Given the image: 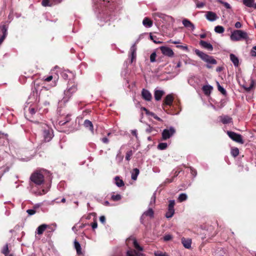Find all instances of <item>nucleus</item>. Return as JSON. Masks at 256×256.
I'll list each match as a JSON object with an SVG mask.
<instances>
[{
  "instance_id": "obj_1",
  "label": "nucleus",
  "mask_w": 256,
  "mask_h": 256,
  "mask_svg": "<svg viewBox=\"0 0 256 256\" xmlns=\"http://www.w3.org/2000/svg\"><path fill=\"white\" fill-rule=\"evenodd\" d=\"M194 52L202 60L208 63L206 65V67L208 68H212V66L209 64H217L216 60L213 58V56H209L204 52L200 51L199 50L196 49L194 50Z\"/></svg>"
},
{
  "instance_id": "obj_2",
  "label": "nucleus",
  "mask_w": 256,
  "mask_h": 256,
  "mask_svg": "<svg viewBox=\"0 0 256 256\" xmlns=\"http://www.w3.org/2000/svg\"><path fill=\"white\" fill-rule=\"evenodd\" d=\"M30 180L36 186H41L44 182V174L40 171L34 172L30 176Z\"/></svg>"
},
{
  "instance_id": "obj_3",
  "label": "nucleus",
  "mask_w": 256,
  "mask_h": 256,
  "mask_svg": "<svg viewBox=\"0 0 256 256\" xmlns=\"http://www.w3.org/2000/svg\"><path fill=\"white\" fill-rule=\"evenodd\" d=\"M248 36L246 32L240 30H235L230 36V39L233 41H238L241 39L246 40Z\"/></svg>"
},
{
  "instance_id": "obj_4",
  "label": "nucleus",
  "mask_w": 256,
  "mask_h": 256,
  "mask_svg": "<svg viewBox=\"0 0 256 256\" xmlns=\"http://www.w3.org/2000/svg\"><path fill=\"white\" fill-rule=\"evenodd\" d=\"M77 85L73 80H70L68 84V89L64 92L65 96L70 98L72 94L77 90Z\"/></svg>"
},
{
  "instance_id": "obj_5",
  "label": "nucleus",
  "mask_w": 256,
  "mask_h": 256,
  "mask_svg": "<svg viewBox=\"0 0 256 256\" xmlns=\"http://www.w3.org/2000/svg\"><path fill=\"white\" fill-rule=\"evenodd\" d=\"M176 132V130L172 126H170L168 128H165L162 133V140H167L174 136Z\"/></svg>"
},
{
  "instance_id": "obj_6",
  "label": "nucleus",
  "mask_w": 256,
  "mask_h": 256,
  "mask_svg": "<svg viewBox=\"0 0 256 256\" xmlns=\"http://www.w3.org/2000/svg\"><path fill=\"white\" fill-rule=\"evenodd\" d=\"M42 134L44 140L46 142H50L54 136L52 128L46 126L42 130Z\"/></svg>"
},
{
  "instance_id": "obj_7",
  "label": "nucleus",
  "mask_w": 256,
  "mask_h": 256,
  "mask_svg": "<svg viewBox=\"0 0 256 256\" xmlns=\"http://www.w3.org/2000/svg\"><path fill=\"white\" fill-rule=\"evenodd\" d=\"M173 101L174 97L172 94L167 95L164 100L162 107L163 110L168 114H170V112L168 111V106H172Z\"/></svg>"
},
{
  "instance_id": "obj_8",
  "label": "nucleus",
  "mask_w": 256,
  "mask_h": 256,
  "mask_svg": "<svg viewBox=\"0 0 256 256\" xmlns=\"http://www.w3.org/2000/svg\"><path fill=\"white\" fill-rule=\"evenodd\" d=\"M226 133L228 136L234 141L241 144H243L244 143L242 136L240 134H238L232 131H228Z\"/></svg>"
},
{
  "instance_id": "obj_9",
  "label": "nucleus",
  "mask_w": 256,
  "mask_h": 256,
  "mask_svg": "<svg viewBox=\"0 0 256 256\" xmlns=\"http://www.w3.org/2000/svg\"><path fill=\"white\" fill-rule=\"evenodd\" d=\"M8 35V26L6 24L0 25V45Z\"/></svg>"
},
{
  "instance_id": "obj_10",
  "label": "nucleus",
  "mask_w": 256,
  "mask_h": 256,
  "mask_svg": "<svg viewBox=\"0 0 256 256\" xmlns=\"http://www.w3.org/2000/svg\"><path fill=\"white\" fill-rule=\"evenodd\" d=\"M160 49L162 54L166 56L172 58L174 56V52L168 46H162L160 47Z\"/></svg>"
},
{
  "instance_id": "obj_11",
  "label": "nucleus",
  "mask_w": 256,
  "mask_h": 256,
  "mask_svg": "<svg viewBox=\"0 0 256 256\" xmlns=\"http://www.w3.org/2000/svg\"><path fill=\"white\" fill-rule=\"evenodd\" d=\"M130 241L132 242L136 250L140 251L143 250V248L138 244L136 240L134 238L131 236L127 238L126 240V242L127 244H128Z\"/></svg>"
},
{
  "instance_id": "obj_12",
  "label": "nucleus",
  "mask_w": 256,
  "mask_h": 256,
  "mask_svg": "<svg viewBox=\"0 0 256 256\" xmlns=\"http://www.w3.org/2000/svg\"><path fill=\"white\" fill-rule=\"evenodd\" d=\"M142 98L146 101H150L152 98V96L150 92L144 88L142 90Z\"/></svg>"
},
{
  "instance_id": "obj_13",
  "label": "nucleus",
  "mask_w": 256,
  "mask_h": 256,
  "mask_svg": "<svg viewBox=\"0 0 256 256\" xmlns=\"http://www.w3.org/2000/svg\"><path fill=\"white\" fill-rule=\"evenodd\" d=\"M219 119L223 124H228L232 122V118L228 115L221 116Z\"/></svg>"
},
{
  "instance_id": "obj_14",
  "label": "nucleus",
  "mask_w": 256,
  "mask_h": 256,
  "mask_svg": "<svg viewBox=\"0 0 256 256\" xmlns=\"http://www.w3.org/2000/svg\"><path fill=\"white\" fill-rule=\"evenodd\" d=\"M206 17L208 20L210 22L214 21L218 18L216 14L210 11L206 12Z\"/></svg>"
},
{
  "instance_id": "obj_15",
  "label": "nucleus",
  "mask_w": 256,
  "mask_h": 256,
  "mask_svg": "<svg viewBox=\"0 0 256 256\" xmlns=\"http://www.w3.org/2000/svg\"><path fill=\"white\" fill-rule=\"evenodd\" d=\"M182 23L183 25L187 28H189L192 30L195 28L194 25L188 20L184 18L182 20Z\"/></svg>"
},
{
  "instance_id": "obj_16",
  "label": "nucleus",
  "mask_w": 256,
  "mask_h": 256,
  "mask_svg": "<svg viewBox=\"0 0 256 256\" xmlns=\"http://www.w3.org/2000/svg\"><path fill=\"white\" fill-rule=\"evenodd\" d=\"M182 243L184 246L186 248H190L192 244V240L190 238H182Z\"/></svg>"
},
{
  "instance_id": "obj_17",
  "label": "nucleus",
  "mask_w": 256,
  "mask_h": 256,
  "mask_svg": "<svg viewBox=\"0 0 256 256\" xmlns=\"http://www.w3.org/2000/svg\"><path fill=\"white\" fill-rule=\"evenodd\" d=\"M200 44L203 48L207 49L208 50H213V46H212L208 42L201 40L200 42Z\"/></svg>"
},
{
  "instance_id": "obj_18",
  "label": "nucleus",
  "mask_w": 256,
  "mask_h": 256,
  "mask_svg": "<svg viewBox=\"0 0 256 256\" xmlns=\"http://www.w3.org/2000/svg\"><path fill=\"white\" fill-rule=\"evenodd\" d=\"M213 90V88L212 86L210 85H205L202 88V90L204 92V94L206 96H209L212 90Z\"/></svg>"
},
{
  "instance_id": "obj_19",
  "label": "nucleus",
  "mask_w": 256,
  "mask_h": 256,
  "mask_svg": "<svg viewBox=\"0 0 256 256\" xmlns=\"http://www.w3.org/2000/svg\"><path fill=\"white\" fill-rule=\"evenodd\" d=\"M74 245L76 250V254L78 256H84V254L82 251L81 246L80 243L76 240L74 242Z\"/></svg>"
},
{
  "instance_id": "obj_20",
  "label": "nucleus",
  "mask_w": 256,
  "mask_h": 256,
  "mask_svg": "<svg viewBox=\"0 0 256 256\" xmlns=\"http://www.w3.org/2000/svg\"><path fill=\"white\" fill-rule=\"evenodd\" d=\"M164 93V92L162 90H156L154 93V96L155 100L157 101L160 100Z\"/></svg>"
},
{
  "instance_id": "obj_21",
  "label": "nucleus",
  "mask_w": 256,
  "mask_h": 256,
  "mask_svg": "<svg viewBox=\"0 0 256 256\" xmlns=\"http://www.w3.org/2000/svg\"><path fill=\"white\" fill-rule=\"evenodd\" d=\"M84 125L86 128H88L92 132H94L93 124L90 120H85L84 123Z\"/></svg>"
},
{
  "instance_id": "obj_22",
  "label": "nucleus",
  "mask_w": 256,
  "mask_h": 256,
  "mask_svg": "<svg viewBox=\"0 0 256 256\" xmlns=\"http://www.w3.org/2000/svg\"><path fill=\"white\" fill-rule=\"evenodd\" d=\"M48 227V226L46 224L40 226L36 229V233L39 235L42 234Z\"/></svg>"
},
{
  "instance_id": "obj_23",
  "label": "nucleus",
  "mask_w": 256,
  "mask_h": 256,
  "mask_svg": "<svg viewBox=\"0 0 256 256\" xmlns=\"http://www.w3.org/2000/svg\"><path fill=\"white\" fill-rule=\"evenodd\" d=\"M130 52H131V62H132L136 58V48L135 44L132 45L130 48Z\"/></svg>"
},
{
  "instance_id": "obj_24",
  "label": "nucleus",
  "mask_w": 256,
  "mask_h": 256,
  "mask_svg": "<svg viewBox=\"0 0 256 256\" xmlns=\"http://www.w3.org/2000/svg\"><path fill=\"white\" fill-rule=\"evenodd\" d=\"M142 24L145 26L150 28L152 26L153 22L149 18L146 17L142 21Z\"/></svg>"
},
{
  "instance_id": "obj_25",
  "label": "nucleus",
  "mask_w": 256,
  "mask_h": 256,
  "mask_svg": "<svg viewBox=\"0 0 256 256\" xmlns=\"http://www.w3.org/2000/svg\"><path fill=\"white\" fill-rule=\"evenodd\" d=\"M230 59L235 66H238L239 60L238 58L234 54H230Z\"/></svg>"
},
{
  "instance_id": "obj_26",
  "label": "nucleus",
  "mask_w": 256,
  "mask_h": 256,
  "mask_svg": "<svg viewBox=\"0 0 256 256\" xmlns=\"http://www.w3.org/2000/svg\"><path fill=\"white\" fill-rule=\"evenodd\" d=\"M242 2L248 8H254V0H242Z\"/></svg>"
},
{
  "instance_id": "obj_27",
  "label": "nucleus",
  "mask_w": 256,
  "mask_h": 256,
  "mask_svg": "<svg viewBox=\"0 0 256 256\" xmlns=\"http://www.w3.org/2000/svg\"><path fill=\"white\" fill-rule=\"evenodd\" d=\"M114 180L115 184L118 187H122L124 186V181L120 179L119 176H116Z\"/></svg>"
},
{
  "instance_id": "obj_28",
  "label": "nucleus",
  "mask_w": 256,
  "mask_h": 256,
  "mask_svg": "<svg viewBox=\"0 0 256 256\" xmlns=\"http://www.w3.org/2000/svg\"><path fill=\"white\" fill-rule=\"evenodd\" d=\"M154 212L152 208H150L147 211L145 212L142 214V216H148L152 218L154 217Z\"/></svg>"
},
{
  "instance_id": "obj_29",
  "label": "nucleus",
  "mask_w": 256,
  "mask_h": 256,
  "mask_svg": "<svg viewBox=\"0 0 256 256\" xmlns=\"http://www.w3.org/2000/svg\"><path fill=\"white\" fill-rule=\"evenodd\" d=\"M140 173V170L138 168H135L133 170L132 173V179L133 180H136L137 179L138 176Z\"/></svg>"
},
{
  "instance_id": "obj_30",
  "label": "nucleus",
  "mask_w": 256,
  "mask_h": 256,
  "mask_svg": "<svg viewBox=\"0 0 256 256\" xmlns=\"http://www.w3.org/2000/svg\"><path fill=\"white\" fill-rule=\"evenodd\" d=\"M231 154L234 157H236L240 153L239 150L237 148H232L231 149Z\"/></svg>"
},
{
  "instance_id": "obj_31",
  "label": "nucleus",
  "mask_w": 256,
  "mask_h": 256,
  "mask_svg": "<svg viewBox=\"0 0 256 256\" xmlns=\"http://www.w3.org/2000/svg\"><path fill=\"white\" fill-rule=\"evenodd\" d=\"M42 4L44 6H52L54 5L51 0H42Z\"/></svg>"
},
{
  "instance_id": "obj_32",
  "label": "nucleus",
  "mask_w": 256,
  "mask_h": 256,
  "mask_svg": "<svg viewBox=\"0 0 256 256\" xmlns=\"http://www.w3.org/2000/svg\"><path fill=\"white\" fill-rule=\"evenodd\" d=\"M174 214V209H170L168 208L167 212L166 214V218H172Z\"/></svg>"
},
{
  "instance_id": "obj_33",
  "label": "nucleus",
  "mask_w": 256,
  "mask_h": 256,
  "mask_svg": "<svg viewBox=\"0 0 256 256\" xmlns=\"http://www.w3.org/2000/svg\"><path fill=\"white\" fill-rule=\"evenodd\" d=\"M216 85L218 86V90L224 95L226 96V90L222 87L220 83L218 82H216Z\"/></svg>"
},
{
  "instance_id": "obj_34",
  "label": "nucleus",
  "mask_w": 256,
  "mask_h": 256,
  "mask_svg": "<svg viewBox=\"0 0 256 256\" xmlns=\"http://www.w3.org/2000/svg\"><path fill=\"white\" fill-rule=\"evenodd\" d=\"M214 30L218 34L223 33L224 31V28L223 26H217L214 28Z\"/></svg>"
},
{
  "instance_id": "obj_35",
  "label": "nucleus",
  "mask_w": 256,
  "mask_h": 256,
  "mask_svg": "<svg viewBox=\"0 0 256 256\" xmlns=\"http://www.w3.org/2000/svg\"><path fill=\"white\" fill-rule=\"evenodd\" d=\"M111 199L114 202L118 201L122 199V196L120 194H114L112 196Z\"/></svg>"
},
{
  "instance_id": "obj_36",
  "label": "nucleus",
  "mask_w": 256,
  "mask_h": 256,
  "mask_svg": "<svg viewBox=\"0 0 256 256\" xmlns=\"http://www.w3.org/2000/svg\"><path fill=\"white\" fill-rule=\"evenodd\" d=\"M9 252L8 244H6L2 250V252L6 256L8 254Z\"/></svg>"
},
{
  "instance_id": "obj_37",
  "label": "nucleus",
  "mask_w": 256,
  "mask_h": 256,
  "mask_svg": "<svg viewBox=\"0 0 256 256\" xmlns=\"http://www.w3.org/2000/svg\"><path fill=\"white\" fill-rule=\"evenodd\" d=\"M168 144L166 142H160L158 146V148L160 150H164L167 148Z\"/></svg>"
},
{
  "instance_id": "obj_38",
  "label": "nucleus",
  "mask_w": 256,
  "mask_h": 256,
  "mask_svg": "<svg viewBox=\"0 0 256 256\" xmlns=\"http://www.w3.org/2000/svg\"><path fill=\"white\" fill-rule=\"evenodd\" d=\"M188 198V196L185 194H180L178 200L180 202H182L186 200Z\"/></svg>"
},
{
  "instance_id": "obj_39",
  "label": "nucleus",
  "mask_w": 256,
  "mask_h": 256,
  "mask_svg": "<svg viewBox=\"0 0 256 256\" xmlns=\"http://www.w3.org/2000/svg\"><path fill=\"white\" fill-rule=\"evenodd\" d=\"M254 86V80H251L250 84L248 87L244 86V88L246 92H250Z\"/></svg>"
},
{
  "instance_id": "obj_40",
  "label": "nucleus",
  "mask_w": 256,
  "mask_h": 256,
  "mask_svg": "<svg viewBox=\"0 0 256 256\" xmlns=\"http://www.w3.org/2000/svg\"><path fill=\"white\" fill-rule=\"evenodd\" d=\"M150 38L155 44H160V43H162L161 42L158 40V38L156 36H152V34H150Z\"/></svg>"
},
{
  "instance_id": "obj_41",
  "label": "nucleus",
  "mask_w": 256,
  "mask_h": 256,
  "mask_svg": "<svg viewBox=\"0 0 256 256\" xmlns=\"http://www.w3.org/2000/svg\"><path fill=\"white\" fill-rule=\"evenodd\" d=\"M136 252L135 250H129L126 252V256H136Z\"/></svg>"
},
{
  "instance_id": "obj_42",
  "label": "nucleus",
  "mask_w": 256,
  "mask_h": 256,
  "mask_svg": "<svg viewBox=\"0 0 256 256\" xmlns=\"http://www.w3.org/2000/svg\"><path fill=\"white\" fill-rule=\"evenodd\" d=\"M174 204H175V202L174 200H170L168 206V208L174 209Z\"/></svg>"
},
{
  "instance_id": "obj_43",
  "label": "nucleus",
  "mask_w": 256,
  "mask_h": 256,
  "mask_svg": "<svg viewBox=\"0 0 256 256\" xmlns=\"http://www.w3.org/2000/svg\"><path fill=\"white\" fill-rule=\"evenodd\" d=\"M156 53L155 52H152L150 56V61L152 62L156 61Z\"/></svg>"
},
{
  "instance_id": "obj_44",
  "label": "nucleus",
  "mask_w": 256,
  "mask_h": 256,
  "mask_svg": "<svg viewBox=\"0 0 256 256\" xmlns=\"http://www.w3.org/2000/svg\"><path fill=\"white\" fill-rule=\"evenodd\" d=\"M132 150H130V151L128 152L126 154V159L127 160H130V158L131 156H132Z\"/></svg>"
},
{
  "instance_id": "obj_45",
  "label": "nucleus",
  "mask_w": 256,
  "mask_h": 256,
  "mask_svg": "<svg viewBox=\"0 0 256 256\" xmlns=\"http://www.w3.org/2000/svg\"><path fill=\"white\" fill-rule=\"evenodd\" d=\"M141 110L143 111H144L146 114L148 116H152V114H154V112H150L147 108L144 107H142Z\"/></svg>"
},
{
  "instance_id": "obj_46",
  "label": "nucleus",
  "mask_w": 256,
  "mask_h": 256,
  "mask_svg": "<svg viewBox=\"0 0 256 256\" xmlns=\"http://www.w3.org/2000/svg\"><path fill=\"white\" fill-rule=\"evenodd\" d=\"M191 174L194 176H196L197 174L196 170L192 166L189 167Z\"/></svg>"
},
{
  "instance_id": "obj_47",
  "label": "nucleus",
  "mask_w": 256,
  "mask_h": 256,
  "mask_svg": "<svg viewBox=\"0 0 256 256\" xmlns=\"http://www.w3.org/2000/svg\"><path fill=\"white\" fill-rule=\"evenodd\" d=\"M53 79V76H50L46 78L44 77L43 78V80L45 82H49Z\"/></svg>"
},
{
  "instance_id": "obj_48",
  "label": "nucleus",
  "mask_w": 256,
  "mask_h": 256,
  "mask_svg": "<svg viewBox=\"0 0 256 256\" xmlns=\"http://www.w3.org/2000/svg\"><path fill=\"white\" fill-rule=\"evenodd\" d=\"M26 212L29 215L31 216L34 214L36 212V211L34 210L28 209L26 210Z\"/></svg>"
},
{
  "instance_id": "obj_49",
  "label": "nucleus",
  "mask_w": 256,
  "mask_h": 256,
  "mask_svg": "<svg viewBox=\"0 0 256 256\" xmlns=\"http://www.w3.org/2000/svg\"><path fill=\"white\" fill-rule=\"evenodd\" d=\"M172 238V236L170 234H167V235H166L165 236H164V240H165V241H168V240H170Z\"/></svg>"
},
{
  "instance_id": "obj_50",
  "label": "nucleus",
  "mask_w": 256,
  "mask_h": 256,
  "mask_svg": "<svg viewBox=\"0 0 256 256\" xmlns=\"http://www.w3.org/2000/svg\"><path fill=\"white\" fill-rule=\"evenodd\" d=\"M152 116L155 120L160 121V122H162V119H161L158 116L154 113L152 114Z\"/></svg>"
},
{
  "instance_id": "obj_51",
  "label": "nucleus",
  "mask_w": 256,
  "mask_h": 256,
  "mask_svg": "<svg viewBox=\"0 0 256 256\" xmlns=\"http://www.w3.org/2000/svg\"><path fill=\"white\" fill-rule=\"evenodd\" d=\"M28 111L32 115L34 114L36 112V110L34 108H30L28 109Z\"/></svg>"
},
{
  "instance_id": "obj_52",
  "label": "nucleus",
  "mask_w": 256,
  "mask_h": 256,
  "mask_svg": "<svg viewBox=\"0 0 256 256\" xmlns=\"http://www.w3.org/2000/svg\"><path fill=\"white\" fill-rule=\"evenodd\" d=\"M100 140L104 144H108L109 142V140L106 137L102 138Z\"/></svg>"
},
{
  "instance_id": "obj_53",
  "label": "nucleus",
  "mask_w": 256,
  "mask_h": 256,
  "mask_svg": "<svg viewBox=\"0 0 256 256\" xmlns=\"http://www.w3.org/2000/svg\"><path fill=\"white\" fill-rule=\"evenodd\" d=\"M204 6V4L202 2H196V7L198 8H202Z\"/></svg>"
},
{
  "instance_id": "obj_54",
  "label": "nucleus",
  "mask_w": 256,
  "mask_h": 256,
  "mask_svg": "<svg viewBox=\"0 0 256 256\" xmlns=\"http://www.w3.org/2000/svg\"><path fill=\"white\" fill-rule=\"evenodd\" d=\"M250 56L252 57L256 56V52L252 48L250 52Z\"/></svg>"
},
{
  "instance_id": "obj_55",
  "label": "nucleus",
  "mask_w": 256,
  "mask_h": 256,
  "mask_svg": "<svg viewBox=\"0 0 256 256\" xmlns=\"http://www.w3.org/2000/svg\"><path fill=\"white\" fill-rule=\"evenodd\" d=\"M154 130V128L152 127H151L150 126H148V127L146 129V132L148 133H150Z\"/></svg>"
},
{
  "instance_id": "obj_56",
  "label": "nucleus",
  "mask_w": 256,
  "mask_h": 256,
  "mask_svg": "<svg viewBox=\"0 0 256 256\" xmlns=\"http://www.w3.org/2000/svg\"><path fill=\"white\" fill-rule=\"evenodd\" d=\"M100 222L104 224L105 222H106V218H105V216H100Z\"/></svg>"
},
{
  "instance_id": "obj_57",
  "label": "nucleus",
  "mask_w": 256,
  "mask_h": 256,
  "mask_svg": "<svg viewBox=\"0 0 256 256\" xmlns=\"http://www.w3.org/2000/svg\"><path fill=\"white\" fill-rule=\"evenodd\" d=\"M235 27L237 28H240L242 26V24L239 22H236V24H235V25H234Z\"/></svg>"
},
{
  "instance_id": "obj_58",
  "label": "nucleus",
  "mask_w": 256,
  "mask_h": 256,
  "mask_svg": "<svg viewBox=\"0 0 256 256\" xmlns=\"http://www.w3.org/2000/svg\"><path fill=\"white\" fill-rule=\"evenodd\" d=\"M223 5L228 9H230L231 8L230 4L226 2H224Z\"/></svg>"
},
{
  "instance_id": "obj_59",
  "label": "nucleus",
  "mask_w": 256,
  "mask_h": 256,
  "mask_svg": "<svg viewBox=\"0 0 256 256\" xmlns=\"http://www.w3.org/2000/svg\"><path fill=\"white\" fill-rule=\"evenodd\" d=\"M174 178L172 177V178H167L165 181V183L169 184L173 182Z\"/></svg>"
},
{
  "instance_id": "obj_60",
  "label": "nucleus",
  "mask_w": 256,
  "mask_h": 256,
  "mask_svg": "<svg viewBox=\"0 0 256 256\" xmlns=\"http://www.w3.org/2000/svg\"><path fill=\"white\" fill-rule=\"evenodd\" d=\"M98 226V224L96 222H93L92 224V229H95L97 228Z\"/></svg>"
},
{
  "instance_id": "obj_61",
  "label": "nucleus",
  "mask_w": 256,
  "mask_h": 256,
  "mask_svg": "<svg viewBox=\"0 0 256 256\" xmlns=\"http://www.w3.org/2000/svg\"><path fill=\"white\" fill-rule=\"evenodd\" d=\"M155 256H168L166 254L164 253H160V254H157L155 253Z\"/></svg>"
},
{
  "instance_id": "obj_62",
  "label": "nucleus",
  "mask_w": 256,
  "mask_h": 256,
  "mask_svg": "<svg viewBox=\"0 0 256 256\" xmlns=\"http://www.w3.org/2000/svg\"><path fill=\"white\" fill-rule=\"evenodd\" d=\"M70 120V116L67 115L66 116L65 118V122H66V124L68 122H69Z\"/></svg>"
},
{
  "instance_id": "obj_63",
  "label": "nucleus",
  "mask_w": 256,
  "mask_h": 256,
  "mask_svg": "<svg viewBox=\"0 0 256 256\" xmlns=\"http://www.w3.org/2000/svg\"><path fill=\"white\" fill-rule=\"evenodd\" d=\"M51 1L52 2L53 4H54L60 3L62 0H51Z\"/></svg>"
},
{
  "instance_id": "obj_64",
  "label": "nucleus",
  "mask_w": 256,
  "mask_h": 256,
  "mask_svg": "<svg viewBox=\"0 0 256 256\" xmlns=\"http://www.w3.org/2000/svg\"><path fill=\"white\" fill-rule=\"evenodd\" d=\"M60 126H62L66 124V122L64 120H60L58 122Z\"/></svg>"
}]
</instances>
